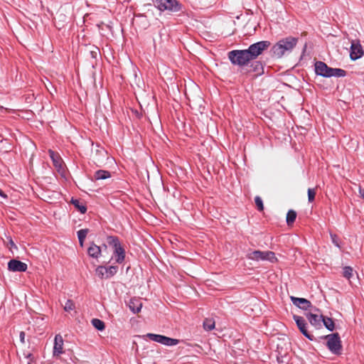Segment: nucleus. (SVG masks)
Returning <instances> with one entry per match:
<instances>
[{
  "mask_svg": "<svg viewBox=\"0 0 364 364\" xmlns=\"http://www.w3.org/2000/svg\"><path fill=\"white\" fill-rule=\"evenodd\" d=\"M10 243H11V246H14L16 249L17 248L12 240H10Z\"/></svg>",
  "mask_w": 364,
  "mask_h": 364,
  "instance_id": "obj_43",
  "label": "nucleus"
},
{
  "mask_svg": "<svg viewBox=\"0 0 364 364\" xmlns=\"http://www.w3.org/2000/svg\"><path fill=\"white\" fill-rule=\"evenodd\" d=\"M75 304H74V302H73L72 300H70V299L68 300V301L65 302V305H64V310H65V311H68V312H70V311L74 310V309H75Z\"/></svg>",
  "mask_w": 364,
  "mask_h": 364,
  "instance_id": "obj_30",
  "label": "nucleus"
},
{
  "mask_svg": "<svg viewBox=\"0 0 364 364\" xmlns=\"http://www.w3.org/2000/svg\"><path fill=\"white\" fill-rule=\"evenodd\" d=\"M228 58L234 65L242 66L252 60L247 50H235L228 53Z\"/></svg>",
  "mask_w": 364,
  "mask_h": 364,
  "instance_id": "obj_2",
  "label": "nucleus"
},
{
  "mask_svg": "<svg viewBox=\"0 0 364 364\" xmlns=\"http://www.w3.org/2000/svg\"><path fill=\"white\" fill-rule=\"evenodd\" d=\"M24 149H26V155L30 156L29 159V164H30V169L32 170L33 166V157L34 156L35 151H36V144L31 141L29 139L27 140V141H24Z\"/></svg>",
  "mask_w": 364,
  "mask_h": 364,
  "instance_id": "obj_12",
  "label": "nucleus"
},
{
  "mask_svg": "<svg viewBox=\"0 0 364 364\" xmlns=\"http://www.w3.org/2000/svg\"><path fill=\"white\" fill-rule=\"evenodd\" d=\"M111 177L110 172L105 170L97 171L94 174L95 180H104Z\"/></svg>",
  "mask_w": 364,
  "mask_h": 364,
  "instance_id": "obj_21",
  "label": "nucleus"
},
{
  "mask_svg": "<svg viewBox=\"0 0 364 364\" xmlns=\"http://www.w3.org/2000/svg\"><path fill=\"white\" fill-rule=\"evenodd\" d=\"M164 344H166L168 346H171V345H174V344H176L177 343H173V342H171V343H164Z\"/></svg>",
  "mask_w": 364,
  "mask_h": 364,
  "instance_id": "obj_41",
  "label": "nucleus"
},
{
  "mask_svg": "<svg viewBox=\"0 0 364 364\" xmlns=\"http://www.w3.org/2000/svg\"><path fill=\"white\" fill-rule=\"evenodd\" d=\"M298 43V38L289 36L279 40L272 48V52L274 57L282 58L287 53H291Z\"/></svg>",
  "mask_w": 364,
  "mask_h": 364,
  "instance_id": "obj_1",
  "label": "nucleus"
},
{
  "mask_svg": "<svg viewBox=\"0 0 364 364\" xmlns=\"http://www.w3.org/2000/svg\"><path fill=\"white\" fill-rule=\"evenodd\" d=\"M79 243H80V245L81 247H82L83 246V243H84V240H79Z\"/></svg>",
  "mask_w": 364,
  "mask_h": 364,
  "instance_id": "obj_44",
  "label": "nucleus"
},
{
  "mask_svg": "<svg viewBox=\"0 0 364 364\" xmlns=\"http://www.w3.org/2000/svg\"><path fill=\"white\" fill-rule=\"evenodd\" d=\"M63 343H54L53 356H59L63 353Z\"/></svg>",
  "mask_w": 364,
  "mask_h": 364,
  "instance_id": "obj_27",
  "label": "nucleus"
},
{
  "mask_svg": "<svg viewBox=\"0 0 364 364\" xmlns=\"http://www.w3.org/2000/svg\"><path fill=\"white\" fill-rule=\"evenodd\" d=\"M71 203L74 205V206L81 213H85L87 210V208L83 205L82 202H80L77 199H72Z\"/></svg>",
  "mask_w": 364,
  "mask_h": 364,
  "instance_id": "obj_22",
  "label": "nucleus"
},
{
  "mask_svg": "<svg viewBox=\"0 0 364 364\" xmlns=\"http://www.w3.org/2000/svg\"><path fill=\"white\" fill-rule=\"evenodd\" d=\"M363 55V50L359 42L353 41L350 46V57L353 60L361 58Z\"/></svg>",
  "mask_w": 364,
  "mask_h": 364,
  "instance_id": "obj_10",
  "label": "nucleus"
},
{
  "mask_svg": "<svg viewBox=\"0 0 364 364\" xmlns=\"http://www.w3.org/2000/svg\"><path fill=\"white\" fill-rule=\"evenodd\" d=\"M49 156L53 161V164L57 171L61 175L64 176L65 171L64 168V164L58 154L55 153L52 150L48 151Z\"/></svg>",
  "mask_w": 364,
  "mask_h": 364,
  "instance_id": "obj_8",
  "label": "nucleus"
},
{
  "mask_svg": "<svg viewBox=\"0 0 364 364\" xmlns=\"http://www.w3.org/2000/svg\"><path fill=\"white\" fill-rule=\"evenodd\" d=\"M92 326L97 330L102 331L105 328V323L98 318H93L91 321Z\"/></svg>",
  "mask_w": 364,
  "mask_h": 364,
  "instance_id": "obj_26",
  "label": "nucleus"
},
{
  "mask_svg": "<svg viewBox=\"0 0 364 364\" xmlns=\"http://www.w3.org/2000/svg\"><path fill=\"white\" fill-rule=\"evenodd\" d=\"M215 322L213 318H208L203 321V327L207 331H210L215 328Z\"/></svg>",
  "mask_w": 364,
  "mask_h": 364,
  "instance_id": "obj_23",
  "label": "nucleus"
},
{
  "mask_svg": "<svg viewBox=\"0 0 364 364\" xmlns=\"http://www.w3.org/2000/svg\"><path fill=\"white\" fill-rule=\"evenodd\" d=\"M346 75V72L344 70L340 68H331L330 77H344Z\"/></svg>",
  "mask_w": 364,
  "mask_h": 364,
  "instance_id": "obj_28",
  "label": "nucleus"
},
{
  "mask_svg": "<svg viewBox=\"0 0 364 364\" xmlns=\"http://www.w3.org/2000/svg\"><path fill=\"white\" fill-rule=\"evenodd\" d=\"M331 238L332 240V242L338 247H340L338 238L336 235L331 233Z\"/></svg>",
  "mask_w": 364,
  "mask_h": 364,
  "instance_id": "obj_35",
  "label": "nucleus"
},
{
  "mask_svg": "<svg viewBox=\"0 0 364 364\" xmlns=\"http://www.w3.org/2000/svg\"><path fill=\"white\" fill-rule=\"evenodd\" d=\"M310 309H311V313H316V314H319V313H320V310H319L318 308H316V307H313V306H312V307H311V308H310Z\"/></svg>",
  "mask_w": 364,
  "mask_h": 364,
  "instance_id": "obj_37",
  "label": "nucleus"
},
{
  "mask_svg": "<svg viewBox=\"0 0 364 364\" xmlns=\"http://www.w3.org/2000/svg\"><path fill=\"white\" fill-rule=\"evenodd\" d=\"M296 218V213L293 210H289L287 214V223L291 225L294 223Z\"/></svg>",
  "mask_w": 364,
  "mask_h": 364,
  "instance_id": "obj_24",
  "label": "nucleus"
},
{
  "mask_svg": "<svg viewBox=\"0 0 364 364\" xmlns=\"http://www.w3.org/2000/svg\"><path fill=\"white\" fill-rule=\"evenodd\" d=\"M19 337H20L21 341H23V331L20 332Z\"/></svg>",
  "mask_w": 364,
  "mask_h": 364,
  "instance_id": "obj_40",
  "label": "nucleus"
},
{
  "mask_svg": "<svg viewBox=\"0 0 364 364\" xmlns=\"http://www.w3.org/2000/svg\"><path fill=\"white\" fill-rule=\"evenodd\" d=\"M294 319L295 322L296 323V325L298 328H299L300 331L309 340H312L311 336L309 334V333L307 331L306 328V321L303 317H301L299 316L294 315Z\"/></svg>",
  "mask_w": 364,
  "mask_h": 364,
  "instance_id": "obj_13",
  "label": "nucleus"
},
{
  "mask_svg": "<svg viewBox=\"0 0 364 364\" xmlns=\"http://www.w3.org/2000/svg\"><path fill=\"white\" fill-rule=\"evenodd\" d=\"M306 317L312 326L317 328L321 326V323L322 321L323 316L322 314H318L316 313H308L306 314Z\"/></svg>",
  "mask_w": 364,
  "mask_h": 364,
  "instance_id": "obj_15",
  "label": "nucleus"
},
{
  "mask_svg": "<svg viewBox=\"0 0 364 364\" xmlns=\"http://www.w3.org/2000/svg\"><path fill=\"white\" fill-rule=\"evenodd\" d=\"M353 272V270L352 267H345L343 268V275L344 277H346L348 279H349L350 278L352 277Z\"/></svg>",
  "mask_w": 364,
  "mask_h": 364,
  "instance_id": "obj_29",
  "label": "nucleus"
},
{
  "mask_svg": "<svg viewBox=\"0 0 364 364\" xmlns=\"http://www.w3.org/2000/svg\"><path fill=\"white\" fill-rule=\"evenodd\" d=\"M54 341H63V338L60 334H57L54 338Z\"/></svg>",
  "mask_w": 364,
  "mask_h": 364,
  "instance_id": "obj_36",
  "label": "nucleus"
},
{
  "mask_svg": "<svg viewBox=\"0 0 364 364\" xmlns=\"http://www.w3.org/2000/svg\"><path fill=\"white\" fill-rule=\"evenodd\" d=\"M31 357V354H29V355H28V358H30Z\"/></svg>",
  "mask_w": 364,
  "mask_h": 364,
  "instance_id": "obj_48",
  "label": "nucleus"
},
{
  "mask_svg": "<svg viewBox=\"0 0 364 364\" xmlns=\"http://www.w3.org/2000/svg\"><path fill=\"white\" fill-rule=\"evenodd\" d=\"M327 341H340V337L338 333H333L326 337Z\"/></svg>",
  "mask_w": 364,
  "mask_h": 364,
  "instance_id": "obj_34",
  "label": "nucleus"
},
{
  "mask_svg": "<svg viewBox=\"0 0 364 364\" xmlns=\"http://www.w3.org/2000/svg\"><path fill=\"white\" fill-rule=\"evenodd\" d=\"M322 322L324 326L330 331H333L334 328V322L333 321L328 317L323 316L322 319Z\"/></svg>",
  "mask_w": 364,
  "mask_h": 364,
  "instance_id": "obj_25",
  "label": "nucleus"
},
{
  "mask_svg": "<svg viewBox=\"0 0 364 364\" xmlns=\"http://www.w3.org/2000/svg\"><path fill=\"white\" fill-rule=\"evenodd\" d=\"M129 307L133 313H139L142 307V303L140 299L133 298L130 299L129 303Z\"/></svg>",
  "mask_w": 364,
  "mask_h": 364,
  "instance_id": "obj_17",
  "label": "nucleus"
},
{
  "mask_svg": "<svg viewBox=\"0 0 364 364\" xmlns=\"http://www.w3.org/2000/svg\"><path fill=\"white\" fill-rule=\"evenodd\" d=\"M26 269H27V265H26V264L24 263V268H23L24 272H26Z\"/></svg>",
  "mask_w": 364,
  "mask_h": 364,
  "instance_id": "obj_45",
  "label": "nucleus"
},
{
  "mask_svg": "<svg viewBox=\"0 0 364 364\" xmlns=\"http://www.w3.org/2000/svg\"><path fill=\"white\" fill-rule=\"evenodd\" d=\"M8 269L11 272H23V262L16 259H11L8 263Z\"/></svg>",
  "mask_w": 364,
  "mask_h": 364,
  "instance_id": "obj_16",
  "label": "nucleus"
},
{
  "mask_svg": "<svg viewBox=\"0 0 364 364\" xmlns=\"http://www.w3.org/2000/svg\"><path fill=\"white\" fill-rule=\"evenodd\" d=\"M107 242L114 248V255L116 261L118 263H122L124 259L125 252L119 243L118 237L115 236H108Z\"/></svg>",
  "mask_w": 364,
  "mask_h": 364,
  "instance_id": "obj_4",
  "label": "nucleus"
},
{
  "mask_svg": "<svg viewBox=\"0 0 364 364\" xmlns=\"http://www.w3.org/2000/svg\"><path fill=\"white\" fill-rule=\"evenodd\" d=\"M33 360H31L29 362H28V363H27V364H33Z\"/></svg>",
  "mask_w": 364,
  "mask_h": 364,
  "instance_id": "obj_47",
  "label": "nucleus"
},
{
  "mask_svg": "<svg viewBox=\"0 0 364 364\" xmlns=\"http://www.w3.org/2000/svg\"><path fill=\"white\" fill-rule=\"evenodd\" d=\"M326 347L334 354L339 355L342 351L341 343H325Z\"/></svg>",
  "mask_w": 364,
  "mask_h": 364,
  "instance_id": "obj_19",
  "label": "nucleus"
},
{
  "mask_svg": "<svg viewBox=\"0 0 364 364\" xmlns=\"http://www.w3.org/2000/svg\"><path fill=\"white\" fill-rule=\"evenodd\" d=\"M135 337L138 338H141L143 340L149 339L152 341H179V340H178V339L171 338L166 337L164 336L154 334V333H147L142 336H136Z\"/></svg>",
  "mask_w": 364,
  "mask_h": 364,
  "instance_id": "obj_9",
  "label": "nucleus"
},
{
  "mask_svg": "<svg viewBox=\"0 0 364 364\" xmlns=\"http://www.w3.org/2000/svg\"><path fill=\"white\" fill-rule=\"evenodd\" d=\"M117 269V267L115 266H110L109 267L99 266L96 269L95 272L96 274L100 279H109L116 274Z\"/></svg>",
  "mask_w": 364,
  "mask_h": 364,
  "instance_id": "obj_7",
  "label": "nucleus"
},
{
  "mask_svg": "<svg viewBox=\"0 0 364 364\" xmlns=\"http://www.w3.org/2000/svg\"><path fill=\"white\" fill-rule=\"evenodd\" d=\"M249 259L255 261H269L272 263L277 262L275 253L272 251L255 250L247 255Z\"/></svg>",
  "mask_w": 364,
  "mask_h": 364,
  "instance_id": "obj_3",
  "label": "nucleus"
},
{
  "mask_svg": "<svg viewBox=\"0 0 364 364\" xmlns=\"http://www.w3.org/2000/svg\"><path fill=\"white\" fill-rule=\"evenodd\" d=\"M27 95H28V97H27L26 100H29V102H31L32 99L33 98V94H28Z\"/></svg>",
  "mask_w": 364,
  "mask_h": 364,
  "instance_id": "obj_39",
  "label": "nucleus"
},
{
  "mask_svg": "<svg viewBox=\"0 0 364 364\" xmlns=\"http://www.w3.org/2000/svg\"><path fill=\"white\" fill-rule=\"evenodd\" d=\"M26 114H27L26 119H30V116L29 115H32V113L31 112H30V113L26 112Z\"/></svg>",
  "mask_w": 364,
  "mask_h": 364,
  "instance_id": "obj_42",
  "label": "nucleus"
},
{
  "mask_svg": "<svg viewBox=\"0 0 364 364\" xmlns=\"http://www.w3.org/2000/svg\"><path fill=\"white\" fill-rule=\"evenodd\" d=\"M270 45L271 43L268 41H259L252 44L247 49L252 60L261 55L264 50H267L270 46Z\"/></svg>",
  "mask_w": 364,
  "mask_h": 364,
  "instance_id": "obj_5",
  "label": "nucleus"
},
{
  "mask_svg": "<svg viewBox=\"0 0 364 364\" xmlns=\"http://www.w3.org/2000/svg\"><path fill=\"white\" fill-rule=\"evenodd\" d=\"M331 70V68L328 67L323 62L318 61L315 63V71L317 75L329 77Z\"/></svg>",
  "mask_w": 364,
  "mask_h": 364,
  "instance_id": "obj_11",
  "label": "nucleus"
},
{
  "mask_svg": "<svg viewBox=\"0 0 364 364\" xmlns=\"http://www.w3.org/2000/svg\"><path fill=\"white\" fill-rule=\"evenodd\" d=\"M88 229H82L77 231V237L79 240H85L87 233Z\"/></svg>",
  "mask_w": 364,
  "mask_h": 364,
  "instance_id": "obj_32",
  "label": "nucleus"
},
{
  "mask_svg": "<svg viewBox=\"0 0 364 364\" xmlns=\"http://www.w3.org/2000/svg\"><path fill=\"white\" fill-rule=\"evenodd\" d=\"M359 194L361 198L364 199V188L359 187Z\"/></svg>",
  "mask_w": 364,
  "mask_h": 364,
  "instance_id": "obj_38",
  "label": "nucleus"
},
{
  "mask_svg": "<svg viewBox=\"0 0 364 364\" xmlns=\"http://www.w3.org/2000/svg\"><path fill=\"white\" fill-rule=\"evenodd\" d=\"M87 253L91 257L97 259L101 255V248L95 244L92 243L87 250Z\"/></svg>",
  "mask_w": 364,
  "mask_h": 364,
  "instance_id": "obj_18",
  "label": "nucleus"
},
{
  "mask_svg": "<svg viewBox=\"0 0 364 364\" xmlns=\"http://www.w3.org/2000/svg\"><path fill=\"white\" fill-rule=\"evenodd\" d=\"M255 202L257 209L259 211H262L264 210V205L262 198L259 196H256L255 198Z\"/></svg>",
  "mask_w": 364,
  "mask_h": 364,
  "instance_id": "obj_33",
  "label": "nucleus"
},
{
  "mask_svg": "<svg viewBox=\"0 0 364 364\" xmlns=\"http://www.w3.org/2000/svg\"><path fill=\"white\" fill-rule=\"evenodd\" d=\"M279 346L277 345V350H279Z\"/></svg>",
  "mask_w": 364,
  "mask_h": 364,
  "instance_id": "obj_49",
  "label": "nucleus"
},
{
  "mask_svg": "<svg viewBox=\"0 0 364 364\" xmlns=\"http://www.w3.org/2000/svg\"><path fill=\"white\" fill-rule=\"evenodd\" d=\"M308 200L309 203H312L316 194V188H309L308 189Z\"/></svg>",
  "mask_w": 364,
  "mask_h": 364,
  "instance_id": "obj_31",
  "label": "nucleus"
},
{
  "mask_svg": "<svg viewBox=\"0 0 364 364\" xmlns=\"http://www.w3.org/2000/svg\"><path fill=\"white\" fill-rule=\"evenodd\" d=\"M279 354L281 355V356H283V355H285L286 353H284L282 354L281 351L279 350Z\"/></svg>",
  "mask_w": 364,
  "mask_h": 364,
  "instance_id": "obj_46",
  "label": "nucleus"
},
{
  "mask_svg": "<svg viewBox=\"0 0 364 364\" xmlns=\"http://www.w3.org/2000/svg\"><path fill=\"white\" fill-rule=\"evenodd\" d=\"M156 7L161 11H178L181 6L176 0H155Z\"/></svg>",
  "mask_w": 364,
  "mask_h": 364,
  "instance_id": "obj_6",
  "label": "nucleus"
},
{
  "mask_svg": "<svg viewBox=\"0 0 364 364\" xmlns=\"http://www.w3.org/2000/svg\"><path fill=\"white\" fill-rule=\"evenodd\" d=\"M291 300L294 305L304 310H307L312 307L311 303L306 299L291 296Z\"/></svg>",
  "mask_w": 364,
  "mask_h": 364,
  "instance_id": "obj_14",
  "label": "nucleus"
},
{
  "mask_svg": "<svg viewBox=\"0 0 364 364\" xmlns=\"http://www.w3.org/2000/svg\"><path fill=\"white\" fill-rule=\"evenodd\" d=\"M249 72L255 73V76L262 75L263 73V66L260 62L256 61L253 63L250 66Z\"/></svg>",
  "mask_w": 364,
  "mask_h": 364,
  "instance_id": "obj_20",
  "label": "nucleus"
}]
</instances>
